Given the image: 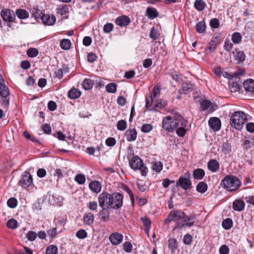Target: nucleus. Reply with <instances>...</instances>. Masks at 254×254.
<instances>
[{
	"mask_svg": "<svg viewBox=\"0 0 254 254\" xmlns=\"http://www.w3.org/2000/svg\"><path fill=\"white\" fill-rule=\"evenodd\" d=\"M0 15L2 19L6 22H11L15 19V13L13 10L5 8L2 9Z\"/></svg>",
	"mask_w": 254,
	"mask_h": 254,
	"instance_id": "obj_10",
	"label": "nucleus"
},
{
	"mask_svg": "<svg viewBox=\"0 0 254 254\" xmlns=\"http://www.w3.org/2000/svg\"><path fill=\"white\" fill-rule=\"evenodd\" d=\"M80 91L75 88L71 89L68 92V96L69 98L74 99L80 96Z\"/></svg>",
	"mask_w": 254,
	"mask_h": 254,
	"instance_id": "obj_28",
	"label": "nucleus"
},
{
	"mask_svg": "<svg viewBox=\"0 0 254 254\" xmlns=\"http://www.w3.org/2000/svg\"><path fill=\"white\" fill-rule=\"evenodd\" d=\"M58 248L57 246L51 245L49 246L46 249V254H57Z\"/></svg>",
	"mask_w": 254,
	"mask_h": 254,
	"instance_id": "obj_39",
	"label": "nucleus"
},
{
	"mask_svg": "<svg viewBox=\"0 0 254 254\" xmlns=\"http://www.w3.org/2000/svg\"><path fill=\"white\" fill-rule=\"evenodd\" d=\"M195 216L194 215L188 216L185 214V217L183 218V223H181L179 222L177 223V228L182 229L185 227H191L193 225L194 223V220Z\"/></svg>",
	"mask_w": 254,
	"mask_h": 254,
	"instance_id": "obj_9",
	"label": "nucleus"
},
{
	"mask_svg": "<svg viewBox=\"0 0 254 254\" xmlns=\"http://www.w3.org/2000/svg\"><path fill=\"white\" fill-rule=\"evenodd\" d=\"M129 166L134 170L139 169L141 175L145 176L148 172V169L145 167L142 160L137 156H133L129 161Z\"/></svg>",
	"mask_w": 254,
	"mask_h": 254,
	"instance_id": "obj_4",
	"label": "nucleus"
},
{
	"mask_svg": "<svg viewBox=\"0 0 254 254\" xmlns=\"http://www.w3.org/2000/svg\"><path fill=\"white\" fill-rule=\"evenodd\" d=\"M93 85V81L90 79H84L82 83V87L85 90L91 89Z\"/></svg>",
	"mask_w": 254,
	"mask_h": 254,
	"instance_id": "obj_31",
	"label": "nucleus"
},
{
	"mask_svg": "<svg viewBox=\"0 0 254 254\" xmlns=\"http://www.w3.org/2000/svg\"><path fill=\"white\" fill-rule=\"evenodd\" d=\"M132 248V245L129 242H126L124 244V250L126 252H130L131 251Z\"/></svg>",
	"mask_w": 254,
	"mask_h": 254,
	"instance_id": "obj_60",
	"label": "nucleus"
},
{
	"mask_svg": "<svg viewBox=\"0 0 254 254\" xmlns=\"http://www.w3.org/2000/svg\"><path fill=\"white\" fill-rule=\"evenodd\" d=\"M177 186H179L184 190H188L191 188V182L190 180V174L188 172L182 175L176 183Z\"/></svg>",
	"mask_w": 254,
	"mask_h": 254,
	"instance_id": "obj_6",
	"label": "nucleus"
},
{
	"mask_svg": "<svg viewBox=\"0 0 254 254\" xmlns=\"http://www.w3.org/2000/svg\"><path fill=\"white\" fill-rule=\"evenodd\" d=\"M186 130L184 127H178L176 130V133L179 136L183 137L186 133Z\"/></svg>",
	"mask_w": 254,
	"mask_h": 254,
	"instance_id": "obj_63",
	"label": "nucleus"
},
{
	"mask_svg": "<svg viewBox=\"0 0 254 254\" xmlns=\"http://www.w3.org/2000/svg\"><path fill=\"white\" fill-rule=\"evenodd\" d=\"M242 36L239 32H235L232 35V40L235 44H239L241 42Z\"/></svg>",
	"mask_w": 254,
	"mask_h": 254,
	"instance_id": "obj_36",
	"label": "nucleus"
},
{
	"mask_svg": "<svg viewBox=\"0 0 254 254\" xmlns=\"http://www.w3.org/2000/svg\"><path fill=\"white\" fill-rule=\"evenodd\" d=\"M104 210L102 209L100 212L101 215L100 220L103 222H107L109 219L110 213L109 212Z\"/></svg>",
	"mask_w": 254,
	"mask_h": 254,
	"instance_id": "obj_51",
	"label": "nucleus"
},
{
	"mask_svg": "<svg viewBox=\"0 0 254 254\" xmlns=\"http://www.w3.org/2000/svg\"><path fill=\"white\" fill-rule=\"evenodd\" d=\"M204 175V171L200 168L194 170L193 172V176L195 179L201 180L203 178Z\"/></svg>",
	"mask_w": 254,
	"mask_h": 254,
	"instance_id": "obj_27",
	"label": "nucleus"
},
{
	"mask_svg": "<svg viewBox=\"0 0 254 254\" xmlns=\"http://www.w3.org/2000/svg\"><path fill=\"white\" fill-rule=\"evenodd\" d=\"M247 130L250 132H254V123L250 122L248 123L246 125Z\"/></svg>",
	"mask_w": 254,
	"mask_h": 254,
	"instance_id": "obj_64",
	"label": "nucleus"
},
{
	"mask_svg": "<svg viewBox=\"0 0 254 254\" xmlns=\"http://www.w3.org/2000/svg\"><path fill=\"white\" fill-rule=\"evenodd\" d=\"M9 94L8 88L4 83L0 82V95L3 98H6Z\"/></svg>",
	"mask_w": 254,
	"mask_h": 254,
	"instance_id": "obj_26",
	"label": "nucleus"
},
{
	"mask_svg": "<svg viewBox=\"0 0 254 254\" xmlns=\"http://www.w3.org/2000/svg\"><path fill=\"white\" fill-rule=\"evenodd\" d=\"M75 181L80 185L84 184L86 181L85 177L84 175L78 174L75 177Z\"/></svg>",
	"mask_w": 254,
	"mask_h": 254,
	"instance_id": "obj_49",
	"label": "nucleus"
},
{
	"mask_svg": "<svg viewBox=\"0 0 254 254\" xmlns=\"http://www.w3.org/2000/svg\"><path fill=\"white\" fill-rule=\"evenodd\" d=\"M229 252V249L226 245H223L219 249L220 254H228Z\"/></svg>",
	"mask_w": 254,
	"mask_h": 254,
	"instance_id": "obj_62",
	"label": "nucleus"
},
{
	"mask_svg": "<svg viewBox=\"0 0 254 254\" xmlns=\"http://www.w3.org/2000/svg\"><path fill=\"white\" fill-rule=\"evenodd\" d=\"M124 135L127 141H134L137 137V131L135 128H129L126 130Z\"/></svg>",
	"mask_w": 254,
	"mask_h": 254,
	"instance_id": "obj_16",
	"label": "nucleus"
},
{
	"mask_svg": "<svg viewBox=\"0 0 254 254\" xmlns=\"http://www.w3.org/2000/svg\"><path fill=\"white\" fill-rule=\"evenodd\" d=\"M90 190L95 193H98L101 190L102 187L100 183L97 181H94L91 182L89 185Z\"/></svg>",
	"mask_w": 254,
	"mask_h": 254,
	"instance_id": "obj_20",
	"label": "nucleus"
},
{
	"mask_svg": "<svg viewBox=\"0 0 254 254\" xmlns=\"http://www.w3.org/2000/svg\"><path fill=\"white\" fill-rule=\"evenodd\" d=\"M168 247L169 249H170L172 251V252H174V251L177 248V241L174 239H169L168 241Z\"/></svg>",
	"mask_w": 254,
	"mask_h": 254,
	"instance_id": "obj_44",
	"label": "nucleus"
},
{
	"mask_svg": "<svg viewBox=\"0 0 254 254\" xmlns=\"http://www.w3.org/2000/svg\"><path fill=\"white\" fill-rule=\"evenodd\" d=\"M210 25L213 28H217L219 26V21L217 18H213L210 21Z\"/></svg>",
	"mask_w": 254,
	"mask_h": 254,
	"instance_id": "obj_59",
	"label": "nucleus"
},
{
	"mask_svg": "<svg viewBox=\"0 0 254 254\" xmlns=\"http://www.w3.org/2000/svg\"><path fill=\"white\" fill-rule=\"evenodd\" d=\"M37 237V233L34 231H29L26 234V238L30 241H34Z\"/></svg>",
	"mask_w": 254,
	"mask_h": 254,
	"instance_id": "obj_54",
	"label": "nucleus"
},
{
	"mask_svg": "<svg viewBox=\"0 0 254 254\" xmlns=\"http://www.w3.org/2000/svg\"><path fill=\"white\" fill-rule=\"evenodd\" d=\"M106 89L108 92L115 93L117 91V85L114 83H110L106 85Z\"/></svg>",
	"mask_w": 254,
	"mask_h": 254,
	"instance_id": "obj_41",
	"label": "nucleus"
},
{
	"mask_svg": "<svg viewBox=\"0 0 254 254\" xmlns=\"http://www.w3.org/2000/svg\"><path fill=\"white\" fill-rule=\"evenodd\" d=\"M245 206V202L241 199H236L233 203V208L237 211H242Z\"/></svg>",
	"mask_w": 254,
	"mask_h": 254,
	"instance_id": "obj_19",
	"label": "nucleus"
},
{
	"mask_svg": "<svg viewBox=\"0 0 254 254\" xmlns=\"http://www.w3.org/2000/svg\"><path fill=\"white\" fill-rule=\"evenodd\" d=\"M207 185L204 182H199L196 186V190L200 193H204L207 190Z\"/></svg>",
	"mask_w": 254,
	"mask_h": 254,
	"instance_id": "obj_32",
	"label": "nucleus"
},
{
	"mask_svg": "<svg viewBox=\"0 0 254 254\" xmlns=\"http://www.w3.org/2000/svg\"><path fill=\"white\" fill-rule=\"evenodd\" d=\"M200 105L201 110L202 111H205L206 109L211 108L212 103L208 100H204L200 103Z\"/></svg>",
	"mask_w": 254,
	"mask_h": 254,
	"instance_id": "obj_45",
	"label": "nucleus"
},
{
	"mask_svg": "<svg viewBox=\"0 0 254 254\" xmlns=\"http://www.w3.org/2000/svg\"><path fill=\"white\" fill-rule=\"evenodd\" d=\"M196 31L199 33H203L206 29V24L204 21H200L196 24Z\"/></svg>",
	"mask_w": 254,
	"mask_h": 254,
	"instance_id": "obj_35",
	"label": "nucleus"
},
{
	"mask_svg": "<svg viewBox=\"0 0 254 254\" xmlns=\"http://www.w3.org/2000/svg\"><path fill=\"white\" fill-rule=\"evenodd\" d=\"M60 46L64 50H68L71 46V42L69 39H63L60 42Z\"/></svg>",
	"mask_w": 254,
	"mask_h": 254,
	"instance_id": "obj_34",
	"label": "nucleus"
},
{
	"mask_svg": "<svg viewBox=\"0 0 254 254\" xmlns=\"http://www.w3.org/2000/svg\"><path fill=\"white\" fill-rule=\"evenodd\" d=\"M152 169L157 173L160 172L163 169L162 163L160 161L155 162L153 164Z\"/></svg>",
	"mask_w": 254,
	"mask_h": 254,
	"instance_id": "obj_43",
	"label": "nucleus"
},
{
	"mask_svg": "<svg viewBox=\"0 0 254 254\" xmlns=\"http://www.w3.org/2000/svg\"><path fill=\"white\" fill-rule=\"evenodd\" d=\"M112 194L107 192H103L100 193L98 197V200L100 207L103 210L111 208V200H112Z\"/></svg>",
	"mask_w": 254,
	"mask_h": 254,
	"instance_id": "obj_5",
	"label": "nucleus"
},
{
	"mask_svg": "<svg viewBox=\"0 0 254 254\" xmlns=\"http://www.w3.org/2000/svg\"><path fill=\"white\" fill-rule=\"evenodd\" d=\"M141 129L143 132H149L152 129V126L149 124H144L142 125Z\"/></svg>",
	"mask_w": 254,
	"mask_h": 254,
	"instance_id": "obj_58",
	"label": "nucleus"
},
{
	"mask_svg": "<svg viewBox=\"0 0 254 254\" xmlns=\"http://www.w3.org/2000/svg\"><path fill=\"white\" fill-rule=\"evenodd\" d=\"M109 239L112 245H118L123 242V236L118 232H115L110 235Z\"/></svg>",
	"mask_w": 254,
	"mask_h": 254,
	"instance_id": "obj_13",
	"label": "nucleus"
},
{
	"mask_svg": "<svg viewBox=\"0 0 254 254\" xmlns=\"http://www.w3.org/2000/svg\"><path fill=\"white\" fill-rule=\"evenodd\" d=\"M143 225L145 227L146 229L149 230L151 226V221L146 217H142L140 218Z\"/></svg>",
	"mask_w": 254,
	"mask_h": 254,
	"instance_id": "obj_48",
	"label": "nucleus"
},
{
	"mask_svg": "<svg viewBox=\"0 0 254 254\" xmlns=\"http://www.w3.org/2000/svg\"><path fill=\"white\" fill-rule=\"evenodd\" d=\"M245 54L242 51H238L236 52V55H234V58L235 60L237 61V64H240L244 62L245 60Z\"/></svg>",
	"mask_w": 254,
	"mask_h": 254,
	"instance_id": "obj_29",
	"label": "nucleus"
},
{
	"mask_svg": "<svg viewBox=\"0 0 254 254\" xmlns=\"http://www.w3.org/2000/svg\"><path fill=\"white\" fill-rule=\"evenodd\" d=\"M7 204L9 207L13 208L16 206L17 201L15 198L11 197L7 200Z\"/></svg>",
	"mask_w": 254,
	"mask_h": 254,
	"instance_id": "obj_53",
	"label": "nucleus"
},
{
	"mask_svg": "<svg viewBox=\"0 0 254 254\" xmlns=\"http://www.w3.org/2000/svg\"><path fill=\"white\" fill-rule=\"evenodd\" d=\"M111 208L118 209L122 207L123 204L124 196L119 192H115L112 194Z\"/></svg>",
	"mask_w": 254,
	"mask_h": 254,
	"instance_id": "obj_8",
	"label": "nucleus"
},
{
	"mask_svg": "<svg viewBox=\"0 0 254 254\" xmlns=\"http://www.w3.org/2000/svg\"><path fill=\"white\" fill-rule=\"evenodd\" d=\"M241 185V182L240 180L233 175L226 176L221 182V185L229 191H236Z\"/></svg>",
	"mask_w": 254,
	"mask_h": 254,
	"instance_id": "obj_1",
	"label": "nucleus"
},
{
	"mask_svg": "<svg viewBox=\"0 0 254 254\" xmlns=\"http://www.w3.org/2000/svg\"><path fill=\"white\" fill-rule=\"evenodd\" d=\"M76 237L80 239H83L87 237V233L85 230L80 229L76 233Z\"/></svg>",
	"mask_w": 254,
	"mask_h": 254,
	"instance_id": "obj_52",
	"label": "nucleus"
},
{
	"mask_svg": "<svg viewBox=\"0 0 254 254\" xmlns=\"http://www.w3.org/2000/svg\"><path fill=\"white\" fill-rule=\"evenodd\" d=\"M114 26L112 23H108L103 27V31L105 33H109L113 30Z\"/></svg>",
	"mask_w": 254,
	"mask_h": 254,
	"instance_id": "obj_57",
	"label": "nucleus"
},
{
	"mask_svg": "<svg viewBox=\"0 0 254 254\" xmlns=\"http://www.w3.org/2000/svg\"><path fill=\"white\" fill-rule=\"evenodd\" d=\"M6 226L10 229H14L17 227V222L14 219H10L7 222Z\"/></svg>",
	"mask_w": 254,
	"mask_h": 254,
	"instance_id": "obj_47",
	"label": "nucleus"
},
{
	"mask_svg": "<svg viewBox=\"0 0 254 254\" xmlns=\"http://www.w3.org/2000/svg\"><path fill=\"white\" fill-rule=\"evenodd\" d=\"M182 118V116H179L178 119L167 116L163 119L162 127L166 131L172 132L177 128Z\"/></svg>",
	"mask_w": 254,
	"mask_h": 254,
	"instance_id": "obj_3",
	"label": "nucleus"
},
{
	"mask_svg": "<svg viewBox=\"0 0 254 254\" xmlns=\"http://www.w3.org/2000/svg\"><path fill=\"white\" fill-rule=\"evenodd\" d=\"M38 50L36 48H31L27 51V55L30 58H34L38 55Z\"/></svg>",
	"mask_w": 254,
	"mask_h": 254,
	"instance_id": "obj_42",
	"label": "nucleus"
},
{
	"mask_svg": "<svg viewBox=\"0 0 254 254\" xmlns=\"http://www.w3.org/2000/svg\"><path fill=\"white\" fill-rule=\"evenodd\" d=\"M146 16L151 19H153L158 16V12L157 10L151 7H148L146 9Z\"/></svg>",
	"mask_w": 254,
	"mask_h": 254,
	"instance_id": "obj_24",
	"label": "nucleus"
},
{
	"mask_svg": "<svg viewBox=\"0 0 254 254\" xmlns=\"http://www.w3.org/2000/svg\"><path fill=\"white\" fill-rule=\"evenodd\" d=\"M185 217V212L181 210H172L170 212L164 221L165 224L172 221L182 220Z\"/></svg>",
	"mask_w": 254,
	"mask_h": 254,
	"instance_id": "obj_7",
	"label": "nucleus"
},
{
	"mask_svg": "<svg viewBox=\"0 0 254 254\" xmlns=\"http://www.w3.org/2000/svg\"><path fill=\"white\" fill-rule=\"evenodd\" d=\"M94 216L91 212H87L84 214L83 217V221L84 224L91 225L94 222Z\"/></svg>",
	"mask_w": 254,
	"mask_h": 254,
	"instance_id": "obj_23",
	"label": "nucleus"
},
{
	"mask_svg": "<svg viewBox=\"0 0 254 254\" xmlns=\"http://www.w3.org/2000/svg\"><path fill=\"white\" fill-rule=\"evenodd\" d=\"M219 42V39L217 37H213L209 42V46L208 49L211 52H213Z\"/></svg>",
	"mask_w": 254,
	"mask_h": 254,
	"instance_id": "obj_30",
	"label": "nucleus"
},
{
	"mask_svg": "<svg viewBox=\"0 0 254 254\" xmlns=\"http://www.w3.org/2000/svg\"><path fill=\"white\" fill-rule=\"evenodd\" d=\"M233 48V45L230 41H226L225 42L224 45V48L226 51L230 52Z\"/></svg>",
	"mask_w": 254,
	"mask_h": 254,
	"instance_id": "obj_61",
	"label": "nucleus"
},
{
	"mask_svg": "<svg viewBox=\"0 0 254 254\" xmlns=\"http://www.w3.org/2000/svg\"><path fill=\"white\" fill-rule=\"evenodd\" d=\"M87 207L91 211H96L98 208L97 202L94 201H89L87 204Z\"/></svg>",
	"mask_w": 254,
	"mask_h": 254,
	"instance_id": "obj_55",
	"label": "nucleus"
},
{
	"mask_svg": "<svg viewBox=\"0 0 254 254\" xmlns=\"http://www.w3.org/2000/svg\"><path fill=\"white\" fill-rule=\"evenodd\" d=\"M69 12L68 8L67 5L63 4L60 5L57 9V13L63 17L67 18L66 14Z\"/></svg>",
	"mask_w": 254,
	"mask_h": 254,
	"instance_id": "obj_22",
	"label": "nucleus"
},
{
	"mask_svg": "<svg viewBox=\"0 0 254 254\" xmlns=\"http://www.w3.org/2000/svg\"><path fill=\"white\" fill-rule=\"evenodd\" d=\"M244 74V72L241 71L240 73L238 72H235L233 75L231 74L230 73H228L227 71H222V74L223 76H224L225 78H227L229 79H231L233 78L234 76L236 77L237 76H239L240 75H243Z\"/></svg>",
	"mask_w": 254,
	"mask_h": 254,
	"instance_id": "obj_40",
	"label": "nucleus"
},
{
	"mask_svg": "<svg viewBox=\"0 0 254 254\" xmlns=\"http://www.w3.org/2000/svg\"><path fill=\"white\" fill-rule=\"evenodd\" d=\"M116 24L121 27L127 26L130 23V18L126 15L118 17L115 21Z\"/></svg>",
	"mask_w": 254,
	"mask_h": 254,
	"instance_id": "obj_17",
	"label": "nucleus"
},
{
	"mask_svg": "<svg viewBox=\"0 0 254 254\" xmlns=\"http://www.w3.org/2000/svg\"><path fill=\"white\" fill-rule=\"evenodd\" d=\"M192 241V237L190 234H186L184 236L183 238V242L184 244L187 245H190L191 244Z\"/></svg>",
	"mask_w": 254,
	"mask_h": 254,
	"instance_id": "obj_56",
	"label": "nucleus"
},
{
	"mask_svg": "<svg viewBox=\"0 0 254 254\" xmlns=\"http://www.w3.org/2000/svg\"><path fill=\"white\" fill-rule=\"evenodd\" d=\"M207 167L212 172H216L219 169V163L215 159H210L207 163Z\"/></svg>",
	"mask_w": 254,
	"mask_h": 254,
	"instance_id": "obj_18",
	"label": "nucleus"
},
{
	"mask_svg": "<svg viewBox=\"0 0 254 254\" xmlns=\"http://www.w3.org/2000/svg\"><path fill=\"white\" fill-rule=\"evenodd\" d=\"M243 86L246 92L249 93L251 98L254 100V80L248 79L244 81Z\"/></svg>",
	"mask_w": 254,
	"mask_h": 254,
	"instance_id": "obj_11",
	"label": "nucleus"
},
{
	"mask_svg": "<svg viewBox=\"0 0 254 254\" xmlns=\"http://www.w3.org/2000/svg\"><path fill=\"white\" fill-rule=\"evenodd\" d=\"M117 128L121 131L125 130L127 127V123L125 120H120L117 123Z\"/></svg>",
	"mask_w": 254,
	"mask_h": 254,
	"instance_id": "obj_38",
	"label": "nucleus"
},
{
	"mask_svg": "<svg viewBox=\"0 0 254 254\" xmlns=\"http://www.w3.org/2000/svg\"><path fill=\"white\" fill-rule=\"evenodd\" d=\"M206 4L202 0H195L194 3L195 8L198 11L203 10L205 7Z\"/></svg>",
	"mask_w": 254,
	"mask_h": 254,
	"instance_id": "obj_33",
	"label": "nucleus"
},
{
	"mask_svg": "<svg viewBox=\"0 0 254 254\" xmlns=\"http://www.w3.org/2000/svg\"><path fill=\"white\" fill-rule=\"evenodd\" d=\"M192 89V85L190 83H183L180 89L179 92L180 94H186L190 92Z\"/></svg>",
	"mask_w": 254,
	"mask_h": 254,
	"instance_id": "obj_21",
	"label": "nucleus"
},
{
	"mask_svg": "<svg viewBox=\"0 0 254 254\" xmlns=\"http://www.w3.org/2000/svg\"><path fill=\"white\" fill-rule=\"evenodd\" d=\"M33 182V179L31 175L28 172H25L22 176L19 184L24 187H28Z\"/></svg>",
	"mask_w": 254,
	"mask_h": 254,
	"instance_id": "obj_12",
	"label": "nucleus"
},
{
	"mask_svg": "<svg viewBox=\"0 0 254 254\" xmlns=\"http://www.w3.org/2000/svg\"><path fill=\"white\" fill-rule=\"evenodd\" d=\"M20 19H26L29 17V13L25 9H18L16 10L15 15Z\"/></svg>",
	"mask_w": 254,
	"mask_h": 254,
	"instance_id": "obj_25",
	"label": "nucleus"
},
{
	"mask_svg": "<svg viewBox=\"0 0 254 254\" xmlns=\"http://www.w3.org/2000/svg\"><path fill=\"white\" fill-rule=\"evenodd\" d=\"M45 25H53L56 21V17L53 14H44L41 19Z\"/></svg>",
	"mask_w": 254,
	"mask_h": 254,
	"instance_id": "obj_14",
	"label": "nucleus"
},
{
	"mask_svg": "<svg viewBox=\"0 0 254 254\" xmlns=\"http://www.w3.org/2000/svg\"><path fill=\"white\" fill-rule=\"evenodd\" d=\"M247 120V116L244 112L236 111L231 115L230 124L232 127L240 130L242 128Z\"/></svg>",
	"mask_w": 254,
	"mask_h": 254,
	"instance_id": "obj_2",
	"label": "nucleus"
},
{
	"mask_svg": "<svg viewBox=\"0 0 254 254\" xmlns=\"http://www.w3.org/2000/svg\"><path fill=\"white\" fill-rule=\"evenodd\" d=\"M210 127L215 131L219 130L221 128V121L217 117L211 118L208 121Z\"/></svg>",
	"mask_w": 254,
	"mask_h": 254,
	"instance_id": "obj_15",
	"label": "nucleus"
},
{
	"mask_svg": "<svg viewBox=\"0 0 254 254\" xmlns=\"http://www.w3.org/2000/svg\"><path fill=\"white\" fill-rule=\"evenodd\" d=\"M222 225L223 227L226 230H229L231 228L233 225V222L231 219L227 218L223 222Z\"/></svg>",
	"mask_w": 254,
	"mask_h": 254,
	"instance_id": "obj_37",
	"label": "nucleus"
},
{
	"mask_svg": "<svg viewBox=\"0 0 254 254\" xmlns=\"http://www.w3.org/2000/svg\"><path fill=\"white\" fill-rule=\"evenodd\" d=\"M160 35V33L155 29L152 27L149 33L150 37L153 40H156Z\"/></svg>",
	"mask_w": 254,
	"mask_h": 254,
	"instance_id": "obj_50",
	"label": "nucleus"
},
{
	"mask_svg": "<svg viewBox=\"0 0 254 254\" xmlns=\"http://www.w3.org/2000/svg\"><path fill=\"white\" fill-rule=\"evenodd\" d=\"M221 149L222 151L225 154L230 152L231 151V144L228 142L223 143L221 147Z\"/></svg>",
	"mask_w": 254,
	"mask_h": 254,
	"instance_id": "obj_46",
	"label": "nucleus"
}]
</instances>
